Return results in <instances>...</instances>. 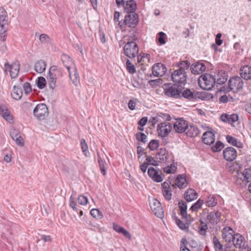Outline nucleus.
I'll return each mask as SVG.
<instances>
[{
  "label": "nucleus",
  "mask_w": 251,
  "mask_h": 251,
  "mask_svg": "<svg viewBox=\"0 0 251 251\" xmlns=\"http://www.w3.org/2000/svg\"><path fill=\"white\" fill-rule=\"evenodd\" d=\"M223 238L226 242H228L227 246L230 248L233 245L242 251H250L251 250L246 244L244 236H224Z\"/></svg>",
  "instance_id": "obj_1"
},
{
  "label": "nucleus",
  "mask_w": 251,
  "mask_h": 251,
  "mask_svg": "<svg viewBox=\"0 0 251 251\" xmlns=\"http://www.w3.org/2000/svg\"><path fill=\"white\" fill-rule=\"evenodd\" d=\"M62 59L64 61L65 60L67 61V64H65V67L68 70L70 77L73 83L75 85H77L79 83V76L71 58L67 55L64 54L62 57Z\"/></svg>",
  "instance_id": "obj_2"
},
{
  "label": "nucleus",
  "mask_w": 251,
  "mask_h": 251,
  "mask_svg": "<svg viewBox=\"0 0 251 251\" xmlns=\"http://www.w3.org/2000/svg\"><path fill=\"white\" fill-rule=\"evenodd\" d=\"M198 83L202 89L210 90L216 83V78L210 74H205L199 77Z\"/></svg>",
  "instance_id": "obj_3"
},
{
  "label": "nucleus",
  "mask_w": 251,
  "mask_h": 251,
  "mask_svg": "<svg viewBox=\"0 0 251 251\" xmlns=\"http://www.w3.org/2000/svg\"><path fill=\"white\" fill-rule=\"evenodd\" d=\"M61 76L62 72L56 66H52L50 68L48 79L51 89H53L55 88L57 79Z\"/></svg>",
  "instance_id": "obj_4"
},
{
  "label": "nucleus",
  "mask_w": 251,
  "mask_h": 251,
  "mask_svg": "<svg viewBox=\"0 0 251 251\" xmlns=\"http://www.w3.org/2000/svg\"><path fill=\"white\" fill-rule=\"evenodd\" d=\"M164 89L165 94L168 97L176 99L181 97V87L178 85H165Z\"/></svg>",
  "instance_id": "obj_5"
},
{
  "label": "nucleus",
  "mask_w": 251,
  "mask_h": 251,
  "mask_svg": "<svg viewBox=\"0 0 251 251\" xmlns=\"http://www.w3.org/2000/svg\"><path fill=\"white\" fill-rule=\"evenodd\" d=\"M124 54L129 58H134L138 54L139 48L133 41L127 42L124 47Z\"/></svg>",
  "instance_id": "obj_6"
},
{
  "label": "nucleus",
  "mask_w": 251,
  "mask_h": 251,
  "mask_svg": "<svg viewBox=\"0 0 251 251\" xmlns=\"http://www.w3.org/2000/svg\"><path fill=\"white\" fill-rule=\"evenodd\" d=\"M48 108L44 103L37 105L33 110L34 115L40 120L45 119L48 116Z\"/></svg>",
  "instance_id": "obj_7"
},
{
  "label": "nucleus",
  "mask_w": 251,
  "mask_h": 251,
  "mask_svg": "<svg viewBox=\"0 0 251 251\" xmlns=\"http://www.w3.org/2000/svg\"><path fill=\"white\" fill-rule=\"evenodd\" d=\"M20 63L18 62H14L10 64L8 63H4L3 70L6 73L8 72L12 78H16L19 73Z\"/></svg>",
  "instance_id": "obj_8"
},
{
  "label": "nucleus",
  "mask_w": 251,
  "mask_h": 251,
  "mask_svg": "<svg viewBox=\"0 0 251 251\" xmlns=\"http://www.w3.org/2000/svg\"><path fill=\"white\" fill-rule=\"evenodd\" d=\"M150 207L154 214L157 217L162 218L164 215L161 203L156 199H152L150 200Z\"/></svg>",
  "instance_id": "obj_9"
},
{
  "label": "nucleus",
  "mask_w": 251,
  "mask_h": 251,
  "mask_svg": "<svg viewBox=\"0 0 251 251\" xmlns=\"http://www.w3.org/2000/svg\"><path fill=\"white\" fill-rule=\"evenodd\" d=\"M188 125L186 121L183 118H179L173 123V129L176 133H182L186 130Z\"/></svg>",
  "instance_id": "obj_10"
},
{
  "label": "nucleus",
  "mask_w": 251,
  "mask_h": 251,
  "mask_svg": "<svg viewBox=\"0 0 251 251\" xmlns=\"http://www.w3.org/2000/svg\"><path fill=\"white\" fill-rule=\"evenodd\" d=\"M172 129V125L169 122H164L158 125L157 131L159 135L164 137L168 135Z\"/></svg>",
  "instance_id": "obj_11"
},
{
  "label": "nucleus",
  "mask_w": 251,
  "mask_h": 251,
  "mask_svg": "<svg viewBox=\"0 0 251 251\" xmlns=\"http://www.w3.org/2000/svg\"><path fill=\"white\" fill-rule=\"evenodd\" d=\"M187 75L184 71L175 70L172 74V79L174 82L177 83L184 84L186 80Z\"/></svg>",
  "instance_id": "obj_12"
},
{
  "label": "nucleus",
  "mask_w": 251,
  "mask_h": 251,
  "mask_svg": "<svg viewBox=\"0 0 251 251\" xmlns=\"http://www.w3.org/2000/svg\"><path fill=\"white\" fill-rule=\"evenodd\" d=\"M139 22L138 15L135 13L128 14L125 16L124 23L126 26L134 28Z\"/></svg>",
  "instance_id": "obj_13"
},
{
  "label": "nucleus",
  "mask_w": 251,
  "mask_h": 251,
  "mask_svg": "<svg viewBox=\"0 0 251 251\" xmlns=\"http://www.w3.org/2000/svg\"><path fill=\"white\" fill-rule=\"evenodd\" d=\"M228 85L231 90L238 91L242 88L243 82L239 76H234L230 79Z\"/></svg>",
  "instance_id": "obj_14"
},
{
  "label": "nucleus",
  "mask_w": 251,
  "mask_h": 251,
  "mask_svg": "<svg viewBox=\"0 0 251 251\" xmlns=\"http://www.w3.org/2000/svg\"><path fill=\"white\" fill-rule=\"evenodd\" d=\"M167 69L166 66L160 63L154 64L152 67V74L156 77H161L164 75Z\"/></svg>",
  "instance_id": "obj_15"
},
{
  "label": "nucleus",
  "mask_w": 251,
  "mask_h": 251,
  "mask_svg": "<svg viewBox=\"0 0 251 251\" xmlns=\"http://www.w3.org/2000/svg\"><path fill=\"white\" fill-rule=\"evenodd\" d=\"M221 119L224 122L234 126L235 124L238 123V116L236 114L224 113L221 115Z\"/></svg>",
  "instance_id": "obj_16"
},
{
  "label": "nucleus",
  "mask_w": 251,
  "mask_h": 251,
  "mask_svg": "<svg viewBox=\"0 0 251 251\" xmlns=\"http://www.w3.org/2000/svg\"><path fill=\"white\" fill-rule=\"evenodd\" d=\"M178 207L180 209V215L183 219L188 223H191L194 221L193 218L187 213V207L185 202L183 201L179 202Z\"/></svg>",
  "instance_id": "obj_17"
},
{
  "label": "nucleus",
  "mask_w": 251,
  "mask_h": 251,
  "mask_svg": "<svg viewBox=\"0 0 251 251\" xmlns=\"http://www.w3.org/2000/svg\"><path fill=\"white\" fill-rule=\"evenodd\" d=\"M224 158L228 161H232L237 157L236 151L232 147H228L223 151Z\"/></svg>",
  "instance_id": "obj_18"
},
{
  "label": "nucleus",
  "mask_w": 251,
  "mask_h": 251,
  "mask_svg": "<svg viewBox=\"0 0 251 251\" xmlns=\"http://www.w3.org/2000/svg\"><path fill=\"white\" fill-rule=\"evenodd\" d=\"M206 67L205 65L201 62H197L193 63L190 66V70L194 75H199L205 71Z\"/></svg>",
  "instance_id": "obj_19"
},
{
  "label": "nucleus",
  "mask_w": 251,
  "mask_h": 251,
  "mask_svg": "<svg viewBox=\"0 0 251 251\" xmlns=\"http://www.w3.org/2000/svg\"><path fill=\"white\" fill-rule=\"evenodd\" d=\"M148 174L149 176L155 182H160L163 181V178L161 173L156 170L153 168H150L148 169Z\"/></svg>",
  "instance_id": "obj_20"
},
{
  "label": "nucleus",
  "mask_w": 251,
  "mask_h": 251,
  "mask_svg": "<svg viewBox=\"0 0 251 251\" xmlns=\"http://www.w3.org/2000/svg\"><path fill=\"white\" fill-rule=\"evenodd\" d=\"M221 216V213L218 211H214L207 215V220L208 222L212 224H217L220 221Z\"/></svg>",
  "instance_id": "obj_21"
},
{
  "label": "nucleus",
  "mask_w": 251,
  "mask_h": 251,
  "mask_svg": "<svg viewBox=\"0 0 251 251\" xmlns=\"http://www.w3.org/2000/svg\"><path fill=\"white\" fill-rule=\"evenodd\" d=\"M240 75L242 78L248 80L251 79V67L245 65L240 70Z\"/></svg>",
  "instance_id": "obj_22"
},
{
  "label": "nucleus",
  "mask_w": 251,
  "mask_h": 251,
  "mask_svg": "<svg viewBox=\"0 0 251 251\" xmlns=\"http://www.w3.org/2000/svg\"><path fill=\"white\" fill-rule=\"evenodd\" d=\"M124 7L126 12L128 14H131L135 13L134 12L137 8V5L134 0H126Z\"/></svg>",
  "instance_id": "obj_23"
},
{
  "label": "nucleus",
  "mask_w": 251,
  "mask_h": 251,
  "mask_svg": "<svg viewBox=\"0 0 251 251\" xmlns=\"http://www.w3.org/2000/svg\"><path fill=\"white\" fill-rule=\"evenodd\" d=\"M213 243L215 251H231L230 247L227 246L228 242L225 245V247L224 248L216 236H214Z\"/></svg>",
  "instance_id": "obj_24"
},
{
  "label": "nucleus",
  "mask_w": 251,
  "mask_h": 251,
  "mask_svg": "<svg viewBox=\"0 0 251 251\" xmlns=\"http://www.w3.org/2000/svg\"><path fill=\"white\" fill-rule=\"evenodd\" d=\"M162 190L164 197L167 200H170L172 197V190L168 183L164 182L162 184Z\"/></svg>",
  "instance_id": "obj_25"
},
{
  "label": "nucleus",
  "mask_w": 251,
  "mask_h": 251,
  "mask_svg": "<svg viewBox=\"0 0 251 251\" xmlns=\"http://www.w3.org/2000/svg\"><path fill=\"white\" fill-rule=\"evenodd\" d=\"M202 139L204 144L210 145L215 141V135L212 131H206L203 134Z\"/></svg>",
  "instance_id": "obj_26"
},
{
  "label": "nucleus",
  "mask_w": 251,
  "mask_h": 251,
  "mask_svg": "<svg viewBox=\"0 0 251 251\" xmlns=\"http://www.w3.org/2000/svg\"><path fill=\"white\" fill-rule=\"evenodd\" d=\"M198 193L193 189H188L184 194V198L186 201L190 202L198 198Z\"/></svg>",
  "instance_id": "obj_27"
},
{
  "label": "nucleus",
  "mask_w": 251,
  "mask_h": 251,
  "mask_svg": "<svg viewBox=\"0 0 251 251\" xmlns=\"http://www.w3.org/2000/svg\"><path fill=\"white\" fill-rule=\"evenodd\" d=\"M187 184L186 179L183 175H179L176 179V183L172 185V187L175 188L177 186L180 188L185 187Z\"/></svg>",
  "instance_id": "obj_28"
},
{
  "label": "nucleus",
  "mask_w": 251,
  "mask_h": 251,
  "mask_svg": "<svg viewBox=\"0 0 251 251\" xmlns=\"http://www.w3.org/2000/svg\"><path fill=\"white\" fill-rule=\"evenodd\" d=\"M185 133L187 136L193 137L197 136L199 134V130L197 126L194 125H188Z\"/></svg>",
  "instance_id": "obj_29"
},
{
  "label": "nucleus",
  "mask_w": 251,
  "mask_h": 251,
  "mask_svg": "<svg viewBox=\"0 0 251 251\" xmlns=\"http://www.w3.org/2000/svg\"><path fill=\"white\" fill-rule=\"evenodd\" d=\"M168 157V153L165 149L161 148L156 154V158L159 159L160 162H165Z\"/></svg>",
  "instance_id": "obj_30"
},
{
  "label": "nucleus",
  "mask_w": 251,
  "mask_h": 251,
  "mask_svg": "<svg viewBox=\"0 0 251 251\" xmlns=\"http://www.w3.org/2000/svg\"><path fill=\"white\" fill-rule=\"evenodd\" d=\"M46 68V64L43 60H39L35 62L34 69L35 71L39 74L44 72Z\"/></svg>",
  "instance_id": "obj_31"
},
{
  "label": "nucleus",
  "mask_w": 251,
  "mask_h": 251,
  "mask_svg": "<svg viewBox=\"0 0 251 251\" xmlns=\"http://www.w3.org/2000/svg\"><path fill=\"white\" fill-rule=\"evenodd\" d=\"M0 114L9 122H11L13 120L12 116L4 106H0Z\"/></svg>",
  "instance_id": "obj_32"
},
{
  "label": "nucleus",
  "mask_w": 251,
  "mask_h": 251,
  "mask_svg": "<svg viewBox=\"0 0 251 251\" xmlns=\"http://www.w3.org/2000/svg\"><path fill=\"white\" fill-rule=\"evenodd\" d=\"M226 139L227 142L232 146L237 147L239 148L242 147V144L240 142L238 141V140L234 137L230 135H227L226 137Z\"/></svg>",
  "instance_id": "obj_33"
},
{
  "label": "nucleus",
  "mask_w": 251,
  "mask_h": 251,
  "mask_svg": "<svg viewBox=\"0 0 251 251\" xmlns=\"http://www.w3.org/2000/svg\"><path fill=\"white\" fill-rule=\"evenodd\" d=\"M22 95L23 92L21 89L14 86L11 93L12 97L16 100H19L21 99Z\"/></svg>",
  "instance_id": "obj_34"
},
{
  "label": "nucleus",
  "mask_w": 251,
  "mask_h": 251,
  "mask_svg": "<svg viewBox=\"0 0 251 251\" xmlns=\"http://www.w3.org/2000/svg\"><path fill=\"white\" fill-rule=\"evenodd\" d=\"M113 229L119 234H122L124 235H130L126 229L115 223H113Z\"/></svg>",
  "instance_id": "obj_35"
},
{
  "label": "nucleus",
  "mask_w": 251,
  "mask_h": 251,
  "mask_svg": "<svg viewBox=\"0 0 251 251\" xmlns=\"http://www.w3.org/2000/svg\"><path fill=\"white\" fill-rule=\"evenodd\" d=\"M217 203L216 196L214 195L209 196L206 201V205L208 207L215 206Z\"/></svg>",
  "instance_id": "obj_36"
},
{
  "label": "nucleus",
  "mask_w": 251,
  "mask_h": 251,
  "mask_svg": "<svg viewBox=\"0 0 251 251\" xmlns=\"http://www.w3.org/2000/svg\"><path fill=\"white\" fill-rule=\"evenodd\" d=\"M190 66V62L187 61H182L178 63V66L179 67V68L178 70L184 71V72H186V71L188 70Z\"/></svg>",
  "instance_id": "obj_37"
},
{
  "label": "nucleus",
  "mask_w": 251,
  "mask_h": 251,
  "mask_svg": "<svg viewBox=\"0 0 251 251\" xmlns=\"http://www.w3.org/2000/svg\"><path fill=\"white\" fill-rule=\"evenodd\" d=\"M207 228L208 226L207 224L201 220V224L198 227L199 233L201 235H205Z\"/></svg>",
  "instance_id": "obj_38"
},
{
  "label": "nucleus",
  "mask_w": 251,
  "mask_h": 251,
  "mask_svg": "<svg viewBox=\"0 0 251 251\" xmlns=\"http://www.w3.org/2000/svg\"><path fill=\"white\" fill-rule=\"evenodd\" d=\"M242 176H244V180L247 182L251 181V168H247L244 170L242 173Z\"/></svg>",
  "instance_id": "obj_39"
},
{
  "label": "nucleus",
  "mask_w": 251,
  "mask_h": 251,
  "mask_svg": "<svg viewBox=\"0 0 251 251\" xmlns=\"http://www.w3.org/2000/svg\"><path fill=\"white\" fill-rule=\"evenodd\" d=\"M90 214L94 218L97 219H101L103 218V215L100 211L98 209H92L90 211Z\"/></svg>",
  "instance_id": "obj_40"
},
{
  "label": "nucleus",
  "mask_w": 251,
  "mask_h": 251,
  "mask_svg": "<svg viewBox=\"0 0 251 251\" xmlns=\"http://www.w3.org/2000/svg\"><path fill=\"white\" fill-rule=\"evenodd\" d=\"M183 97L184 98L192 100L195 98V96L193 92H192L190 90L186 89L184 90L183 92L181 91V97Z\"/></svg>",
  "instance_id": "obj_41"
},
{
  "label": "nucleus",
  "mask_w": 251,
  "mask_h": 251,
  "mask_svg": "<svg viewBox=\"0 0 251 251\" xmlns=\"http://www.w3.org/2000/svg\"><path fill=\"white\" fill-rule=\"evenodd\" d=\"M203 204V201L199 199L196 203H195L191 206L190 210H192V211H197L199 209L201 208V206Z\"/></svg>",
  "instance_id": "obj_42"
},
{
  "label": "nucleus",
  "mask_w": 251,
  "mask_h": 251,
  "mask_svg": "<svg viewBox=\"0 0 251 251\" xmlns=\"http://www.w3.org/2000/svg\"><path fill=\"white\" fill-rule=\"evenodd\" d=\"M223 235H240L239 233L234 234V231L230 227L227 226L223 228Z\"/></svg>",
  "instance_id": "obj_43"
},
{
  "label": "nucleus",
  "mask_w": 251,
  "mask_h": 251,
  "mask_svg": "<svg viewBox=\"0 0 251 251\" xmlns=\"http://www.w3.org/2000/svg\"><path fill=\"white\" fill-rule=\"evenodd\" d=\"M98 157V162L101 173L104 176L106 174L105 162L104 160H103L99 155Z\"/></svg>",
  "instance_id": "obj_44"
},
{
  "label": "nucleus",
  "mask_w": 251,
  "mask_h": 251,
  "mask_svg": "<svg viewBox=\"0 0 251 251\" xmlns=\"http://www.w3.org/2000/svg\"><path fill=\"white\" fill-rule=\"evenodd\" d=\"M186 222V224H184L182 223L179 219H176V223L177 225V226L182 230H187L188 228V224L189 223Z\"/></svg>",
  "instance_id": "obj_45"
},
{
  "label": "nucleus",
  "mask_w": 251,
  "mask_h": 251,
  "mask_svg": "<svg viewBox=\"0 0 251 251\" xmlns=\"http://www.w3.org/2000/svg\"><path fill=\"white\" fill-rule=\"evenodd\" d=\"M8 28V21H0V32H7Z\"/></svg>",
  "instance_id": "obj_46"
},
{
  "label": "nucleus",
  "mask_w": 251,
  "mask_h": 251,
  "mask_svg": "<svg viewBox=\"0 0 251 251\" xmlns=\"http://www.w3.org/2000/svg\"><path fill=\"white\" fill-rule=\"evenodd\" d=\"M224 145L221 141L217 142L216 144L212 147V150L214 152H218L224 148Z\"/></svg>",
  "instance_id": "obj_47"
},
{
  "label": "nucleus",
  "mask_w": 251,
  "mask_h": 251,
  "mask_svg": "<svg viewBox=\"0 0 251 251\" xmlns=\"http://www.w3.org/2000/svg\"><path fill=\"white\" fill-rule=\"evenodd\" d=\"M37 85L39 89H43L45 87L46 85V80L42 76L39 77L37 82Z\"/></svg>",
  "instance_id": "obj_48"
},
{
  "label": "nucleus",
  "mask_w": 251,
  "mask_h": 251,
  "mask_svg": "<svg viewBox=\"0 0 251 251\" xmlns=\"http://www.w3.org/2000/svg\"><path fill=\"white\" fill-rule=\"evenodd\" d=\"M159 146L158 141L156 140H152L150 142L148 145L149 149L151 151L157 149Z\"/></svg>",
  "instance_id": "obj_49"
},
{
  "label": "nucleus",
  "mask_w": 251,
  "mask_h": 251,
  "mask_svg": "<svg viewBox=\"0 0 251 251\" xmlns=\"http://www.w3.org/2000/svg\"><path fill=\"white\" fill-rule=\"evenodd\" d=\"M8 19L6 11L3 7H0V21H8Z\"/></svg>",
  "instance_id": "obj_50"
},
{
  "label": "nucleus",
  "mask_w": 251,
  "mask_h": 251,
  "mask_svg": "<svg viewBox=\"0 0 251 251\" xmlns=\"http://www.w3.org/2000/svg\"><path fill=\"white\" fill-rule=\"evenodd\" d=\"M69 201L70 206L73 209L74 211L78 213L79 211V208L77 207H76V204L75 201V198L73 197L72 195L70 197Z\"/></svg>",
  "instance_id": "obj_51"
},
{
  "label": "nucleus",
  "mask_w": 251,
  "mask_h": 251,
  "mask_svg": "<svg viewBox=\"0 0 251 251\" xmlns=\"http://www.w3.org/2000/svg\"><path fill=\"white\" fill-rule=\"evenodd\" d=\"M39 40L42 44L49 43L50 41V37L46 34H41L39 36Z\"/></svg>",
  "instance_id": "obj_52"
},
{
  "label": "nucleus",
  "mask_w": 251,
  "mask_h": 251,
  "mask_svg": "<svg viewBox=\"0 0 251 251\" xmlns=\"http://www.w3.org/2000/svg\"><path fill=\"white\" fill-rule=\"evenodd\" d=\"M176 167L173 164H171L170 166H168L164 168V172L167 174L174 173L176 171Z\"/></svg>",
  "instance_id": "obj_53"
},
{
  "label": "nucleus",
  "mask_w": 251,
  "mask_h": 251,
  "mask_svg": "<svg viewBox=\"0 0 251 251\" xmlns=\"http://www.w3.org/2000/svg\"><path fill=\"white\" fill-rule=\"evenodd\" d=\"M126 69L129 73L133 74L135 72L136 70L134 65L129 60H127L126 61Z\"/></svg>",
  "instance_id": "obj_54"
},
{
  "label": "nucleus",
  "mask_w": 251,
  "mask_h": 251,
  "mask_svg": "<svg viewBox=\"0 0 251 251\" xmlns=\"http://www.w3.org/2000/svg\"><path fill=\"white\" fill-rule=\"evenodd\" d=\"M187 241L185 238H182L180 244V251H190L186 247Z\"/></svg>",
  "instance_id": "obj_55"
},
{
  "label": "nucleus",
  "mask_w": 251,
  "mask_h": 251,
  "mask_svg": "<svg viewBox=\"0 0 251 251\" xmlns=\"http://www.w3.org/2000/svg\"><path fill=\"white\" fill-rule=\"evenodd\" d=\"M78 202L79 204L85 205L88 203V199L86 197L80 195L77 198Z\"/></svg>",
  "instance_id": "obj_56"
},
{
  "label": "nucleus",
  "mask_w": 251,
  "mask_h": 251,
  "mask_svg": "<svg viewBox=\"0 0 251 251\" xmlns=\"http://www.w3.org/2000/svg\"><path fill=\"white\" fill-rule=\"evenodd\" d=\"M136 138L138 141H141L144 143H145L147 142V136L142 132H138L136 133Z\"/></svg>",
  "instance_id": "obj_57"
},
{
  "label": "nucleus",
  "mask_w": 251,
  "mask_h": 251,
  "mask_svg": "<svg viewBox=\"0 0 251 251\" xmlns=\"http://www.w3.org/2000/svg\"><path fill=\"white\" fill-rule=\"evenodd\" d=\"M165 34L163 32H160L158 33V41L160 45H163L165 44Z\"/></svg>",
  "instance_id": "obj_58"
},
{
  "label": "nucleus",
  "mask_w": 251,
  "mask_h": 251,
  "mask_svg": "<svg viewBox=\"0 0 251 251\" xmlns=\"http://www.w3.org/2000/svg\"><path fill=\"white\" fill-rule=\"evenodd\" d=\"M80 144L81 146L82 151L86 154V152L88 151V146L85 140L84 139H82L81 140Z\"/></svg>",
  "instance_id": "obj_59"
},
{
  "label": "nucleus",
  "mask_w": 251,
  "mask_h": 251,
  "mask_svg": "<svg viewBox=\"0 0 251 251\" xmlns=\"http://www.w3.org/2000/svg\"><path fill=\"white\" fill-rule=\"evenodd\" d=\"M215 78L216 83H217L218 84H224L226 81L227 80L226 76L220 77L218 75H217V77Z\"/></svg>",
  "instance_id": "obj_60"
},
{
  "label": "nucleus",
  "mask_w": 251,
  "mask_h": 251,
  "mask_svg": "<svg viewBox=\"0 0 251 251\" xmlns=\"http://www.w3.org/2000/svg\"><path fill=\"white\" fill-rule=\"evenodd\" d=\"M50 236H40V239L37 238L36 239V242L37 243H38L39 242L42 241L43 243H45L47 242H50Z\"/></svg>",
  "instance_id": "obj_61"
},
{
  "label": "nucleus",
  "mask_w": 251,
  "mask_h": 251,
  "mask_svg": "<svg viewBox=\"0 0 251 251\" xmlns=\"http://www.w3.org/2000/svg\"><path fill=\"white\" fill-rule=\"evenodd\" d=\"M146 160H147V164H148V165L150 164V165H154V166L156 165V161L155 160L154 158H153L151 156H148L146 158Z\"/></svg>",
  "instance_id": "obj_62"
},
{
  "label": "nucleus",
  "mask_w": 251,
  "mask_h": 251,
  "mask_svg": "<svg viewBox=\"0 0 251 251\" xmlns=\"http://www.w3.org/2000/svg\"><path fill=\"white\" fill-rule=\"evenodd\" d=\"M23 87L26 94H28L31 91V88L28 82L25 83Z\"/></svg>",
  "instance_id": "obj_63"
},
{
  "label": "nucleus",
  "mask_w": 251,
  "mask_h": 251,
  "mask_svg": "<svg viewBox=\"0 0 251 251\" xmlns=\"http://www.w3.org/2000/svg\"><path fill=\"white\" fill-rule=\"evenodd\" d=\"M136 104V102L135 100H129V101H128V106L129 108L132 110H134L135 109Z\"/></svg>",
  "instance_id": "obj_64"
}]
</instances>
